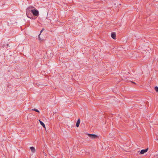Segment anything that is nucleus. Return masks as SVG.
Returning <instances> with one entry per match:
<instances>
[{"label": "nucleus", "instance_id": "obj_1", "mask_svg": "<svg viewBox=\"0 0 158 158\" xmlns=\"http://www.w3.org/2000/svg\"><path fill=\"white\" fill-rule=\"evenodd\" d=\"M32 14L34 16H38L39 15V11L33 6L29 7L26 10V15L27 17L32 19H35L32 15Z\"/></svg>", "mask_w": 158, "mask_h": 158}, {"label": "nucleus", "instance_id": "obj_10", "mask_svg": "<svg viewBox=\"0 0 158 158\" xmlns=\"http://www.w3.org/2000/svg\"><path fill=\"white\" fill-rule=\"evenodd\" d=\"M155 91L157 92H158V87L157 86H156L155 88Z\"/></svg>", "mask_w": 158, "mask_h": 158}, {"label": "nucleus", "instance_id": "obj_5", "mask_svg": "<svg viewBox=\"0 0 158 158\" xmlns=\"http://www.w3.org/2000/svg\"><path fill=\"white\" fill-rule=\"evenodd\" d=\"M80 123V120L79 118L76 123V126L77 127H78L79 126V124Z\"/></svg>", "mask_w": 158, "mask_h": 158}, {"label": "nucleus", "instance_id": "obj_9", "mask_svg": "<svg viewBox=\"0 0 158 158\" xmlns=\"http://www.w3.org/2000/svg\"><path fill=\"white\" fill-rule=\"evenodd\" d=\"M32 110L35 111L37 112H38V113L40 112L39 111V110H38L36 109L35 108L32 109Z\"/></svg>", "mask_w": 158, "mask_h": 158}, {"label": "nucleus", "instance_id": "obj_2", "mask_svg": "<svg viewBox=\"0 0 158 158\" xmlns=\"http://www.w3.org/2000/svg\"><path fill=\"white\" fill-rule=\"evenodd\" d=\"M88 135L92 139H94L98 137V136L95 134H88Z\"/></svg>", "mask_w": 158, "mask_h": 158}, {"label": "nucleus", "instance_id": "obj_4", "mask_svg": "<svg viewBox=\"0 0 158 158\" xmlns=\"http://www.w3.org/2000/svg\"><path fill=\"white\" fill-rule=\"evenodd\" d=\"M148 149V148H147L146 149H143L140 152V154H143L144 153H145L146 152H147Z\"/></svg>", "mask_w": 158, "mask_h": 158}, {"label": "nucleus", "instance_id": "obj_3", "mask_svg": "<svg viewBox=\"0 0 158 158\" xmlns=\"http://www.w3.org/2000/svg\"><path fill=\"white\" fill-rule=\"evenodd\" d=\"M116 35L115 32H113L111 34V37L114 39L115 40L116 39Z\"/></svg>", "mask_w": 158, "mask_h": 158}, {"label": "nucleus", "instance_id": "obj_7", "mask_svg": "<svg viewBox=\"0 0 158 158\" xmlns=\"http://www.w3.org/2000/svg\"><path fill=\"white\" fill-rule=\"evenodd\" d=\"M30 149L32 152L34 153L35 152V149L34 147H31L30 148Z\"/></svg>", "mask_w": 158, "mask_h": 158}, {"label": "nucleus", "instance_id": "obj_6", "mask_svg": "<svg viewBox=\"0 0 158 158\" xmlns=\"http://www.w3.org/2000/svg\"><path fill=\"white\" fill-rule=\"evenodd\" d=\"M44 28H42V30L41 31H40V34H39V36H38V37H39V39L40 40H41V41H42V39H41L40 38V34H41V33L42 32L44 31Z\"/></svg>", "mask_w": 158, "mask_h": 158}, {"label": "nucleus", "instance_id": "obj_8", "mask_svg": "<svg viewBox=\"0 0 158 158\" xmlns=\"http://www.w3.org/2000/svg\"><path fill=\"white\" fill-rule=\"evenodd\" d=\"M39 121L40 122V124L44 128H45V126L44 124L40 120H39Z\"/></svg>", "mask_w": 158, "mask_h": 158}]
</instances>
